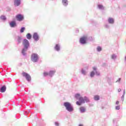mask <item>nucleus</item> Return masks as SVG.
I'll return each mask as SVG.
<instances>
[{"label": "nucleus", "mask_w": 126, "mask_h": 126, "mask_svg": "<svg viewBox=\"0 0 126 126\" xmlns=\"http://www.w3.org/2000/svg\"><path fill=\"white\" fill-rule=\"evenodd\" d=\"M122 91V90L121 89H118V92H121Z\"/></svg>", "instance_id": "obj_33"}, {"label": "nucleus", "mask_w": 126, "mask_h": 126, "mask_svg": "<svg viewBox=\"0 0 126 126\" xmlns=\"http://www.w3.org/2000/svg\"><path fill=\"white\" fill-rule=\"evenodd\" d=\"M115 109H116V110H120V105L116 106L115 107Z\"/></svg>", "instance_id": "obj_29"}, {"label": "nucleus", "mask_w": 126, "mask_h": 126, "mask_svg": "<svg viewBox=\"0 0 126 126\" xmlns=\"http://www.w3.org/2000/svg\"><path fill=\"white\" fill-rule=\"evenodd\" d=\"M20 3H21V0H14V5L15 6H19L20 5Z\"/></svg>", "instance_id": "obj_8"}, {"label": "nucleus", "mask_w": 126, "mask_h": 126, "mask_svg": "<svg viewBox=\"0 0 126 126\" xmlns=\"http://www.w3.org/2000/svg\"><path fill=\"white\" fill-rule=\"evenodd\" d=\"M82 74L85 75V74H86V72L84 69H82Z\"/></svg>", "instance_id": "obj_27"}, {"label": "nucleus", "mask_w": 126, "mask_h": 126, "mask_svg": "<svg viewBox=\"0 0 126 126\" xmlns=\"http://www.w3.org/2000/svg\"><path fill=\"white\" fill-rule=\"evenodd\" d=\"M32 37H33L34 40H35V41L39 40V35H38L37 33H34L33 34Z\"/></svg>", "instance_id": "obj_9"}, {"label": "nucleus", "mask_w": 126, "mask_h": 126, "mask_svg": "<svg viewBox=\"0 0 126 126\" xmlns=\"http://www.w3.org/2000/svg\"><path fill=\"white\" fill-rule=\"evenodd\" d=\"M55 125L57 126H59V124L57 122H55Z\"/></svg>", "instance_id": "obj_32"}, {"label": "nucleus", "mask_w": 126, "mask_h": 126, "mask_svg": "<svg viewBox=\"0 0 126 126\" xmlns=\"http://www.w3.org/2000/svg\"><path fill=\"white\" fill-rule=\"evenodd\" d=\"M97 50L98 52H100V51H102V48L100 46H98L97 48Z\"/></svg>", "instance_id": "obj_24"}, {"label": "nucleus", "mask_w": 126, "mask_h": 126, "mask_svg": "<svg viewBox=\"0 0 126 126\" xmlns=\"http://www.w3.org/2000/svg\"><path fill=\"white\" fill-rule=\"evenodd\" d=\"M16 18L18 21H22L24 19V17L21 14H18L16 15Z\"/></svg>", "instance_id": "obj_7"}, {"label": "nucleus", "mask_w": 126, "mask_h": 126, "mask_svg": "<svg viewBox=\"0 0 126 126\" xmlns=\"http://www.w3.org/2000/svg\"><path fill=\"white\" fill-rule=\"evenodd\" d=\"M10 26L11 27H15L16 26V23L15 21H12L10 23Z\"/></svg>", "instance_id": "obj_12"}, {"label": "nucleus", "mask_w": 126, "mask_h": 126, "mask_svg": "<svg viewBox=\"0 0 126 126\" xmlns=\"http://www.w3.org/2000/svg\"><path fill=\"white\" fill-rule=\"evenodd\" d=\"M63 105L68 112H72L73 111V107L70 103L66 102L63 103Z\"/></svg>", "instance_id": "obj_3"}, {"label": "nucleus", "mask_w": 126, "mask_h": 126, "mask_svg": "<svg viewBox=\"0 0 126 126\" xmlns=\"http://www.w3.org/2000/svg\"><path fill=\"white\" fill-rule=\"evenodd\" d=\"M75 97L76 98V99H79V101H77L76 102V105H78L79 106H80L81 104H83V103H85V100L84 98H83V97H80V94H76L75 95Z\"/></svg>", "instance_id": "obj_1"}, {"label": "nucleus", "mask_w": 126, "mask_h": 126, "mask_svg": "<svg viewBox=\"0 0 126 126\" xmlns=\"http://www.w3.org/2000/svg\"><path fill=\"white\" fill-rule=\"evenodd\" d=\"M108 22H109V23H111V24H113V23H114V19H113L112 18H109L108 19Z\"/></svg>", "instance_id": "obj_14"}, {"label": "nucleus", "mask_w": 126, "mask_h": 126, "mask_svg": "<svg viewBox=\"0 0 126 126\" xmlns=\"http://www.w3.org/2000/svg\"><path fill=\"white\" fill-rule=\"evenodd\" d=\"M43 75H44V76H48V75H49V73H48L47 72H44L43 73Z\"/></svg>", "instance_id": "obj_20"}, {"label": "nucleus", "mask_w": 126, "mask_h": 126, "mask_svg": "<svg viewBox=\"0 0 126 126\" xmlns=\"http://www.w3.org/2000/svg\"><path fill=\"white\" fill-rule=\"evenodd\" d=\"M55 50H56V51H60V46H59L58 44L56 45Z\"/></svg>", "instance_id": "obj_19"}, {"label": "nucleus", "mask_w": 126, "mask_h": 126, "mask_svg": "<svg viewBox=\"0 0 126 126\" xmlns=\"http://www.w3.org/2000/svg\"><path fill=\"white\" fill-rule=\"evenodd\" d=\"M96 74H97V75H99V74H100L99 73H98V72L97 71L96 72Z\"/></svg>", "instance_id": "obj_34"}, {"label": "nucleus", "mask_w": 126, "mask_h": 126, "mask_svg": "<svg viewBox=\"0 0 126 126\" xmlns=\"http://www.w3.org/2000/svg\"><path fill=\"white\" fill-rule=\"evenodd\" d=\"M79 126H83L82 125H80Z\"/></svg>", "instance_id": "obj_35"}, {"label": "nucleus", "mask_w": 126, "mask_h": 126, "mask_svg": "<svg viewBox=\"0 0 126 126\" xmlns=\"http://www.w3.org/2000/svg\"><path fill=\"white\" fill-rule=\"evenodd\" d=\"M38 59L39 57H38V55L36 54L33 53L31 56V61H32L33 63H37Z\"/></svg>", "instance_id": "obj_4"}, {"label": "nucleus", "mask_w": 126, "mask_h": 126, "mask_svg": "<svg viewBox=\"0 0 126 126\" xmlns=\"http://www.w3.org/2000/svg\"><path fill=\"white\" fill-rule=\"evenodd\" d=\"M84 100L86 101V102H89V98H87L86 96L84 97Z\"/></svg>", "instance_id": "obj_22"}, {"label": "nucleus", "mask_w": 126, "mask_h": 126, "mask_svg": "<svg viewBox=\"0 0 126 126\" xmlns=\"http://www.w3.org/2000/svg\"><path fill=\"white\" fill-rule=\"evenodd\" d=\"M95 73H94V71H92L91 73V77H93L94 76Z\"/></svg>", "instance_id": "obj_26"}, {"label": "nucleus", "mask_w": 126, "mask_h": 126, "mask_svg": "<svg viewBox=\"0 0 126 126\" xmlns=\"http://www.w3.org/2000/svg\"><path fill=\"white\" fill-rule=\"evenodd\" d=\"M100 99V96L99 95H94V100L95 101H98Z\"/></svg>", "instance_id": "obj_16"}, {"label": "nucleus", "mask_w": 126, "mask_h": 126, "mask_svg": "<svg viewBox=\"0 0 126 126\" xmlns=\"http://www.w3.org/2000/svg\"><path fill=\"white\" fill-rule=\"evenodd\" d=\"M98 7L99 8V9H103V7L102 5H98Z\"/></svg>", "instance_id": "obj_25"}, {"label": "nucleus", "mask_w": 126, "mask_h": 126, "mask_svg": "<svg viewBox=\"0 0 126 126\" xmlns=\"http://www.w3.org/2000/svg\"><path fill=\"white\" fill-rule=\"evenodd\" d=\"M79 110L81 113H85V112L86 111L85 107L83 106H81V107H80Z\"/></svg>", "instance_id": "obj_11"}, {"label": "nucleus", "mask_w": 126, "mask_h": 126, "mask_svg": "<svg viewBox=\"0 0 126 126\" xmlns=\"http://www.w3.org/2000/svg\"><path fill=\"white\" fill-rule=\"evenodd\" d=\"M62 2L64 5H66L67 4V0H63Z\"/></svg>", "instance_id": "obj_17"}, {"label": "nucleus", "mask_w": 126, "mask_h": 126, "mask_svg": "<svg viewBox=\"0 0 126 126\" xmlns=\"http://www.w3.org/2000/svg\"><path fill=\"white\" fill-rule=\"evenodd\" d=\"M17 41H18V43H21V37H18Z\"/></svg>", "instance_id": "obj_23"}, {"label": "nucleus", "mask_w": 126, "mask_h": 126, "mask_svg": "<svg viewBox=\"0 0 126 126\" xmlns=\"http://www.w3.org/2000/svg\"><path fill=\"white\" fill-rule=\"evenodd\" d=\"M111 58L113 59H116V58H117V56H116V55H112Z\"/></svg>", "instance_id": "obj_28"}, {"label": "nucleus", "mask_w": 126, "mask_h": 126, "mask_svg": "<svg viewBox=\"0 0 126 126\" xmlns=\"http://www.w3.org/2000/svg\"><path fill=\"white\" fill-rule=\"evenodd\" d=\"M23 45H24V49L22 50L23 54H24L25 51L28 49V47H29V41L27 39H24L23 41Z\"/></svg>", "instance_id": "obj_2"}, {"label": "nucleus", "mask_w": 126, "mask_h": 126, "mask_svg": "<svg viewBox=\"0 0 126 126\" xmlns=\"http://www.w3.org/2000/svg\"><path fill=\"white\" fill-rule=\"evenodd\" d=\"M93 68L94 70H96V69H97V68H96L95 67H93Z\"/></svg>", "instance_id": "obj_31"}, {"label": "nucleus", "mask_w": 126, "mask_h": 126, "mask_svg": "<svg viewBox=\"0 0 126 126\" xmlns=\"http://www.w3.org/2000/svg\"><path fill=\"white\" fill-rule=\"evenodd\" d=\"M86 41H87V36H83L80 39V43L81 44H86Z\"/></svg>", "instance_id": "obj_5"}, {"label": "nucleus", "mask_w": 126, "mask_h": 126, "mask_svg": "<svg viewBox=\"0 0 126 126\" xmlns=\"http://www.w3.org/2000/svg\"><path fill=\"white\" fill-rule=\"evenodd\" d=\"M55 73H56V71H50L49 72V76H53Z\"/></svg>", "instance_id": "obj_13"}, {"label": "nucleus", "mask_w": 126, "mask_h": 126, "mask_svg": "<svg viewBox=\"0 0 126 126\" xmlns=\"http://www.w3.org/2000/svg\"><path fill=\"white\" fill-rule=\"evenodd\" d=\"M26 37L27 38V39H28V40H30V39H31V38H32V35H31V34L29 33H28Z\"/></svg>", "instance_id": "obj_15"}, {"label": "nucleus", "mask_w": 126, "mask_h": 126, "mask_svg": "<svg viewBox=\"0 0 126 126\" xmlns=\"http://www.w3.org/2000/svg\"><path fill=\"white\" fill-rule=\"evenodd\" d=\"M24 30H25V27L22 28L20 30L21 33H23V32H24Z\"/></svg>", "instance_id": "obj_21"}, {"label": "nucleus", "mask_w": 126, "mask_h": 126, "mask_svg": "<svg viewBox=\"0 0 126 126\" xmlns=\"http://www.w3.org/2000/svg\"><path fill=\"white\" fill-rule=\"evenodd\" d=\"M6 90V87L5 86H3L0 89V91L1 93H3V92H5Z\"/></svg>", "instance_id": "obj_10"}, {"label": "nucleus", "mask_w": 126, "mask_h": 126, "mask_svg": "<svg viewBox=\"0 0 126 126\" xmlns=\"http://www.w3.org/2000/svg\"><path fill=\"white\" fill-rule=\"evenodd\" d=\"M22 74L24 77H26L28 81H30V80H31V76H30V75L28 73L26 72H23Z\"/></svg>", "instance_id": "obj_6"}, {"label": "nucleus", "mask_w": 126, "mask_h": 126, "mask_svg": "<svg viewBox=\"0 0 126 126\" xmlns=\"http://www.w3.org/2000/svg\"><path fill=\"white\" fill-rule=\"evenodd\" d=\"M119 104H120V101H117L116 102V105H119Z\"/></svg>", "instance_id": "obj_30"}, {"label": "nucleus", "mask_w": 126, "mask_h": 126, "mask_svg": "<svg viewBox=\"0 0 126 126\" xmlns=\"http://www.w3.org/2000/svg\"><path fill=\"white\" fill-rule=\"evenodd\" d=\"M0 18L1 20H6V17H5V16L2 15L0 17Z\"/></svg>", "instance_id": "obj_18"}]
</instances>
